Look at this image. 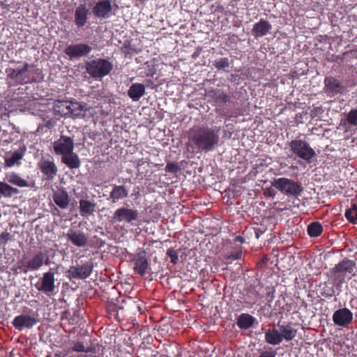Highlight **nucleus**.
Segmentation results:
<instances>
[{
	"label": "nucleus",
	"mask_w": 357,
	"mask_h": 357,
	"mask_svg": "<svg viewBox=\"0 0 357 357\" xmlns=\"http://www.w3.org/2000/svg\"><path fill=\"white\" fill-rule=\"evenodd\" d=\"M187 146L196 153L214 151L220 142L219 130L207 126H195L188 132Z\"/></svg>",
	"instance_id": "f257e3e1"
},
{
	"label": "nucleus",
	"mask_w": 357,
	"mask_h": 357,
	"mask_svg": "<svg viewBox=\"0 0 357 357\" xmlns=\"http://www.w3.org/2000/svg\"><path fill=\"white\" fill-rule=\"evenodd\" d=\"M288 146L292 154L308 164L312 163L316 158L315 151L305 140L301 139H293L288 142Z\"/></svg>",
	"instance_id": "f03ea898"
},
{
	"label": "nucleus",
	"mask_w": 357,
	"mask_h": 357,
	"mask_svg": "<svg viewBox=\"0 0 357 357\" xmlns=\"http://www.w3.org/2000/svg\"><path fill=\"white\" fill-rule=\"evenodd\" d=\"M113 64L105 59H96L86 63V70L93 78L98 79L109 75Z\"/></svg>",
	"instance_id": "7ed1b4c3"
},
{
	"label": "nucleus",
	"mask_w": 357,
	"mask_h": 357,
	"mask_svg": "<svg viewBox=\"0 0 357 357\" xmlns=\"http://www.w3.org/2000/svg\"><path fill=\"white\" fill-rule=\"evenodd\" d=\"M271 185L288 197H298L303 190L300 183L284 177L274 179Z\"/></svg>",
	"instance_id": "20e7f679"
},
{
	"label": "nucleus",
	"mask_w": 357,
	"mask_h": 357,
	"mask_svg": "<svg viewBox=\"0 0 357 357\" xmlns=\"http://www.w3.org/2000/svg\"><path fill=\"white\" fill-rule=\"evenodd\" d=\"M54 268H50L43 274V276L35 284L36 289L45 295L50 296L55 292L56 289Z\"/></svg>",
	"instance_id": "39448f33"
},
{
	"label": "nucleus",
	"mask_w": 357,
	"mask_h": 357,
	"mask_svg": "<svg viewBox=\"0 0 357 357\" xmlns=\"http://www.w3.org/2000/svg\"><path fill=\"white\" fill-rule=\"evenodd\" d=\"M324 84V93L330 98L345 94L348 91L347 87L340 80L333 76L326 77Z\"/></svg>",
	"instance_id": "423d86ee"
},
{
	"label": "nucleus",
	"mask_w": 357,
	"mask_h": 357,
	"mask_svg": "<svg viewBox=\"0 0 357 357\" xmlns=\"http://www.w3.org/2000/svg\"><path fill=\"white\" fill-rule=\"evenodd\" d=\"M355 268L356 263L354 261L344 259L331 269V273L337 278H344L346 277L351 278V277L355 274Z\"/></svg>",
	"instance_id": "0eeeda50"
},
{
	"label": "nucleus",
	"mask_w": 357,
	"mask_h": 357,
	"mask_svg": "<svg viewBox=\"0 0 357 357\" xmlns=\"http://www.w3.org/2000/svg\"><path fill=\"white\" fill-rule=\"evenodd\" d=\"M53 148L54 153L59 155L72 153L74 150L73 139L70 137L62 135L54 142Z\"/></svg>",
	"instance_id": "6e6552de"
},
{
	"label": "nucleus",
	"mask_w": 357,
	"mask_h": 357,
	"mask_svg": "<svg viewBox=\"0 0 357 357\" xmlns=\"http://www.w3.org/2000/svg\"><path fill=\"white\" fill-rule=\"evenodd\" d=\"M91 50V47L85 43L71 44L66 47L64 53L70 59H73L87 56Z\"/></svg>",
	"instance_id": "1a4fd4ad"
},
{
	"label": "nucleus",
	"mask_w": 357,
	"mask_h": 357,
	"mask_svg": "<svg viewBox=\"0 0 357 357\" xmlns=\"http://www.w3.org/2000/svg\"><path fill=\"white\" fill-rule=\"evenodd\" d=\"M139 213L137 210L121 207L116 209L112 216L113 222H126L131 223L138 218Z\"/></svg>",
	"instance_id": "9d476101"
},
{
	"label": "nucleus",
	"mask_w": 357,
	"mask_h": 357,
	"mask_svg": "<svg viewBox=\"0 0 357 357\" xmlns=\"http://www.w3.org/2000/svg\"><path fill=\"white\" fill-rule=\"evenodd\" d=\"M38 167L47 181H52L58 173V168L53 160L42 158L38 163Z\"/></svg>",
	"instance_id": "9b49d317"
},
{
	"label": "nucleus",
	"mask_w": 357,
	"mask_h": 357,
	"mask_svg": "<svg viewBox=\"0 0 357 357\" xmlns=\"http://www.w3.org/2000/svg\"><path fill=\"white\" fill-rule=\"evenodd\" d=\"M50 264V260L49 256L42 252H38L35 254L32 258H31L25 265L26 270L24 272L26 273L27 271H38L39 270L43 264L48 266Z\"/></svg>",
	"instance_id": "f8f14e48"
},
{
	"label": "nucleus",
	"mask_w": 357,
	"mask_h": 357,
	"mask_svg": "<svg viewBox=\"0 0 357 357\" xmlns=\"http://www.w3.org/2000/svg\"><path fill=\"white\" fill-rule=\"evenodd\" d=\"M352 312L347 308H340L335 311L333 314V321L334 324L340 327H347L353 321Z\"/></svg>",
	"instance_id": "ddd939ff"
},
{
	"label": "nucleus",
	"mask_w": 357,
	"mask_h": 357,
	"mask_svg": "<svg viewBox=\"0 0 357 357\" xmlns=\"http://www.w3.org/2000/svg\"><path fill=\"white\" fill-rule=\"evenodd\" d=\"M133 261L135 272L141 276L144 275L149 266L146 259V252L142 248H139Z\"/></svg>",
	"instance_id": "4468645a"
},
{
	"label": "nucleus",
	"mask_w": 357,
	"mask_h": 357,
	"mask_svg": "<svg viewBox=\"0 0 357 357\" xmlns=\"http://www.w3.org/2000/svg\"><path fill=\"white\" fill-rule=\"evenodd\" d=\"M93 269V264L91 262H86L82 266H71L68 273L69 277L75 279H85L88 278Z\"/></svg>",
	"instance_id": "2eb2a0df"
},
{
	"label": "nucleus",
	"mask_w": 357,
	"mask_h": 357,
	"mask_svg": "<svg viewBox=\"0 0 357 357\" xmlns=\"http://www.w3.org/2000/svg\"><path fill=\"white\" fill-rule=\"evenodd\" d=\"M38 322V319L35 316L29 314H20L14 318L13 326L19 331L24 328H31Z\"/></svg>",
	"instance_id": "dca6fc26"
},
{
	"label": "nucleus",
	"mask_w": 357,
	"mask_h": 357,
	"mask_svg": "<svg viewBox=\"0 0 357 357\" xmlns=\"http://www.w3.org/2000/svg\"><path fill=\"white\" fill-rule=\"evenodd\" d=\"M66 237L68 241L78 248L85 247L88 243V237L80 230L70 229L66 234Z\"/></svg>",
	"instance_id": "f3484780"
},
{
	"label": "nucleus",
	"mask_w": 357,
	"mask_h": 357,
	"mask_svg": "<svg viewBox=\"0 0 357 357\" xmlns=\"http://www.w3.org/2000/svg\"><path fill=\"white\" fill-rule=\"evenodd\" d=\"M209 101H212L216 104H225L230 102L231 96L220 89H212L208 90L206 93Z\"/></svg>",
	"instance_id": "a211bd4d"
},
{
	"label": "nucleus",
	"mask_w": 357,
	"mask_h": 357,
	"mask_svg": "<svg viewBox=\"0 0 357 357\" xmlns=\"http://www.w3.org/2000/svg\"><path fill=\"white\" fill-rule=\"evenodd\" d=\"M112 10L110 0H101L92 8L93 14L98 18H108Z\"/></svg>",
	"instance_id": "6ab92c4d"
},
{
	"label": "nucleus",
	"mask_w": 357,
	"mask_h": 357,
	"mask_svg": "<svg viewBox=\"0 0 357 357\" xmlns=\"http://www.w3.org/2000/svg\"><path fill=\"white\" fill-rule=\"evenodd\" d=\"M29 65L27 63H25L24 66L22 68L15 69V68H8L6 70V73L8 74V77L11 79L17 80L18 83L20 84H26L31 81L29 77H26L24 76V73L28 71Z\"/></svg>",
	"instance_id": "aec40b11"
},
{
	"label": "nucleus",
	"mask_w": 357,
	"mask_h": 357,
	"mask_svg": "<svg viewBox=\"0 0 357 357\" xmlns=\"http://www.w3.org/2000/svg\"><path fill=\"white\" fill-rule=\"evenodd\" d=\"M271 29L272 25L269 22L264 19H260L258 22L254 24L251 32L255 38H258L267 35Z\"/></svg>",
	"instance_id": "412c9836"
},
{
	"label": "nucleus",
	"mask_w": 357,
	"mask_h": 357,
	"mask_svg": "<svg viewBox=\"0 0 357 357\" xmlns=\"http://www.w3.org/2000/svg\"><path fill=\"white\" fill-rule=\"evenodd\" d=\"M278 326L282 340L291 341L296 337L297 330L293 327L292 323L289 322L280 324L279 321Z\"/></svg>",
	"instance_id": "4be33fe9"
},
{
	"label": "nucleus",
	"mask_w": 357,
	"mask_h": 357,
	"mask_svg": "<svg viewBox=\"0 0 357 357\" xmlns=\"http://www.w3.org/2000/svg\"><path fill=\"white\" fill-rule=\"evenodd\" d=\"M6 179L8 183L20 188H32L34 183H30L27 180L23 178L18 173L12 172L6 174Z\"/></svg>",
	"instance_id": "5701e85b"
},
{
	"label": "nucleus",
	"mask_w": 357,
	"mask_h": 357,
	"mask_svg": "<svg viewBox=\"0 0 357 357\" xmlns=\"http://www.w3.org/2000/svg\"><path fill=\"white\" fill-rule=\"evenodd\" d=\"M26 151V148L24 145L20 146V149L14 151L10 157L5 158V166L12 167L15 165H19L20 160L23 158Z\"/></svg>",
	"instance_id": "b1692460"
},
{
	"label": "nucleus",
	"mask_w": 357,
	"mask_h": 357,
	"mask_svg": "<svg viewBox=\"0 0 357 357\" xmlns=\"http://www.w3.org/2000/svg\"><path fill=\"white\" fill-rule=\"evenodd\" d=\"M52 198L54 203L61 209L68 208L70 202L68 192L64 190H58L54 192Z\"/></svg>",
	"instance_id": "393cba45"
},
{
	"label": "nucleus",
	"mask_w": 357,
	"mask_h": 357,
	"mask_svg": "<svg viewBox=\"0 0 357 357\" xmlns=\"http://www.w3.org/2000/svg\"><path fill=\"white\" fill-rule=\"evenodd\" d=\"M89 10L84 5H79L75 12V22L77 27H83L88 20Z\"/></svg>",
	"instance_id": "a878e982"
},
{
	"label": "nucleus",
	"mask_w": 357,
	"mask_h": 357,
	"mask_svg": "<svg viewBox=\"0 0 357 357\" xmlns=\"http://www.w3.org/2000/svg\"><path fill=\"white\" fill-rule=\"evenodd\" d=\"M79 204V213L82 217H89L93 215L96 211V204L87 199H80Z\"/></svg>",
	"instance_id": "bb28decb"
},
{
	"label": "nucleus",
	"mask_w": 357,
	"mask_h": 357,
	"mask_svg": "<svg viewBox=\"0 0 357 357\" xmlns=\"http://www.w3.org/2000/svg\"><path fill=\"white\" fill-rule=\"evenodd\" d=\"M128 196V190L123 185H114L112 191L109 193V199L113 203L117 202L120 199H123Z\"/></svg>",
	"instance_id": "cd10ccee"
},
{
	"label": "nucleus",
	"mask_w": 357,
	"mask_h": 357,
	"mask_svg": "<svg viewBox=\"0 0 357 357\" xmlns=\"http://www.w3.org/2000/svg\"><path fill=\"white\" fill-rule=\"evenodd\" d=\"M256 321V318L248 313H242L236 318V325L240 329L247 330L251 328Z\"/></svg>",
	"instance_id": "c85d7f7f"
},
{
	"label": "nucleus",
	"mask_w": 357,
	"mask_h": 357,
	"mask_svg": "<svg viewBox=\"0 0 357 357\" xmlns=\"http://www.w3.org/2000/svg\"><path fill=\"white\" fill-rule=\"evenodd\" d=\"M145 93V86L143 84H132L128 91V95L133 101H138Z\"/></svg>",
	"instance_id": "c756f323"
},
{
	"label": "nucleus",
	"mask_w": 357,
	"mask_h": 357,
	"mask_svg": "<svg viewBox=\"0 0 357 357\" xmlns=\"http://www.w3.org/2000/svg\"><path fill=\"white\" fill-rule=\"evenodd\" d=\"M61 162L70 169H77L80 167V159L77 154L73 153L63 155L61 157Z\"/></svg>",
	"instance_id": "7c9ffc66"
},
{
	"label": "nucleus",
	"mask_w": 357,
	"mask_h": 357,
	"mask_svg": "<svg viewBox=\"0 0 357 357\" xmlns=\"http://www.w3.org/2000/svg\"><path fill=\"white\" fill-rule=\"evenodd\" d=\"M20 193V190L18 188L9 185L8 183L0 181V197L11 198Z\"/></svg>",
	"instance_id": "2f4dec72"
},
{
	"label": "nucleus",
	"mask_w": 357,
	"mask_h": 357,
	"mask_svg": "<svg viewBox=\"0 0 357 357\" xmlns=\"http://www.w3.org/2000/svg\"><path fill=\"white\" fill-rule=\"evenodd\" d=\"M87 111L86 105H82L78 102H70V112L68 116L81 118L85 116Z\"/></svg>",
	"instance_id": "473e14b6"
},
{
	"label": "nucleus",
	"mask_w": 357,
	"mask_h": 357,
	"mask_svg": "<svg viewBox=\"0 0 357 357\" xmlns=\"http://www.w3.org/2000/svg\"><path fill=\"white\" fill-rule=\"evenodd\" d=\"M265 341L271 345H278L282 342L278 330L268 329L265 333Z\"/></svg>",
	"instance_id": "72a5a7b5"
},
{
	"label": "nucleus",
	"mask_w": 357,
	"mask_h": 357,
	"mask_svg": "<svg viewBox=\"0 0 357 357\" xmlns=\"http://www.w3.org/2000/svg\"><path fill=\"white\" fill-rule=\"evenodd\" d=\"M70 102L65 100H57L54 105L55 113L61 116H69Z\"/></svg>",
	"instance_id": "f704fd0d"
},
{
	"label": "nucleus",
	"mask_w": 357,
	"mask_h": 357,
	"mask_svg": "<svg viewBox=\"0 0 357 357\" xmlns=\"http://www.w3.org/2000/svg\"><path fill=\"white\" fill-rule=\"evenodd\" d=\"M307 231L310 237H318L323 231V227L319 222H313L307 226Z\"/></svg>",
	"instance_id": "c9c22d12"
},
{
	"label": "nucleus",
	"mask_w": 357,
	"mask_h": 357,
	"mask_svg": "<svg viewBox=\"0 0 357 357\" xmlns=\"http://www.w3.org/2000/svg\"><path fill=\"white\" fill-rule=\"evenodd\" d=\"M258 298L259 293L257 291L250 287L247 289L246 294L243 298V302L248 305H253L257 301Z\"/></svg>",
	"instance_id": "e433bc0d"
},
{
	"label": "nucleus",
	"mask_w": 357,
	"mask_h": 357,
	"mask_svg": "<svg viewBox=\"0 0 357 357\" xmlns=\"http://www.w3.org/2000/svg\"><path fill=\"white\" fill-rule=\"evenodd\" d=\"M213 66L218 70H224L225 72H229V68L230 66L229 60L227 57H223L218 60H215L213 63Z\"/></svg>",
	"instance_id": "4c0bfd02"
},
{
	"label": "nucleus",
	"mask_w": 357,
	"mask_h": 357,
	"mask_svg": "<svg viewBox=\"0 0 357 357\" xmlns=\"http://www.w3.org/2000/svg\"><path fill=\"white\" fill-rule=\"evenodd\" d=\"M347 220L353 224H357V205L353 204L351 207L345 212Z\"/></svg>",
	"instance_id": "58836bf2"
},
{
	"label": "nucleus",
	"mask_w": 357,
	"mask_h": 357,
	"mask_svg": "<svg viewBox=\"0 0 357 357\" xmlns=\"http://www.w3.org/2000/svg\"><path fill=\"white\" fill-rule=\"evenodd\" d=\"M96 346H90L88 347H85L83 342H73V345L72 347V350L73 351L77 352H85V353H91Z\"/></svg>",
	"instance_id": "ea45409f"
},
{
	"label": "nucleus",
	"mask_w": 357,
	"mask_h": 357,
	"mask_svg": "<svg viewBox=\"0 0 357 357\" xmlns=\"http://www.w3.org/2000/svg\"><path fill=\"white\" fill-rule=\"evenodd\" d=\"M347 123L353 126H357V109H352L347 114Z\"/></svg>",
	"instance_id": "a19ab883"
},
{
	"label": "nucleus",
	"mask_w": 357,
	"mask_h": 357,
	"mask_svg": "<svg viewBox=\"0 0 357 357\" xmlns=\"http://www.w3.org/2000/svg\"><path fill=\"white\" fill-rule=\"evenodd\" d=\"M167 256L169 257L170 261L173 264H176L178 262V252L173 248H170L167 250Z\"/></svg>",
	"instance_id": "79ce46f5"
},
{
	"label": "nucleus",
	"mask_w": 357,
	"mask_h": 357,
	"mask_svg": "<svg viewBox=\"0 0 357 357\" xmlns=\"http://www.w3.org/2000/svg\"><path fill=\"white\" fill-rule=\"evenodd\" d=\"M91 353H93V357H108L105 355V348L101 345L96 346Z\"/></svg>",
	"instance_id": "37998d69"
},
{
	"label": "nucleus",
	"mask_w": 357,
	"mask_h": 357,
	"mask_svg": "<svg viewBox=\"0 0 357 357\" xmlns=\"http://www.w3.org/2000/svg\"><path fill=\"white\" fill-rule=\"evenodd\" d=\"M276 354V351L273 348L268 347L260 352L259 357H275Z\"/></svg>",
	"instance_id": "c03bdc74"
},
{
	"label": "nucleus",
	"mask_w": 357,
	"mask_h": 357,
	"mask_svg": "<svg viewBox=\"0 0 357 357\" xmlns=\"http://www.w3.org/2000/svg\"><path fill=\"white\" fill-rule=\"evenodd\" d=\"M179 170L178 166L174 162H168L165 167V171L169 173L175 174Z\"/></svg>",
	"instance_id": "a18cd8bd"
},
{
	"label": "nucleus",
	"mask_w": 357,
	"mask_h": 357,
	"mask_svg": "<svg viewBox=\"0 0 357 357\" xmlns=\"http://www.w3.org/2000/svg\"><path fill=\"white\" fill-rule=\"evenodd\" d=\"M10 238L11 236L10 233H8L7 231L1 232V234H0V244H6L8 241L10 240Z\"/></svg>",
	"instance_id": "49530a36"
},
{
	"label": "nucleus",
	"mask_w": 357,
	"mask_h": 357,
	"mask_svg": "<svg viewBox=\"0 0 357 357\" xmlns=\"http://www.w3.org/2000/svg\"><path fill=\"white\" fill-rule=\"evenodd\" d=\"M242 256V251L241 250H236L234 252H231L230 255L227 257V259H232V260H236L241 259Z\"/></svg>",
	"instance_id": "de8ad7c7"
},
{
	"label": "nucleus",
	"mask_w": 357,
	"mask_h": 357,
	"mask_svg": "<svg viewBox=\"0 0 357 357\" xmlns=\"http://www.w3.org/2000/svg\"><path fill=\"white\" fill-rule=\"evenodd\" d=\"M322 296L326 297H332L335 295V290L333 288L330 289H324V291L321 293Z\"/></svg>",
	"instance_id": "09e8293b"
},
{
	"label": "nucleus",
	"mask_w": 357,
	"mask_h": 357,
	"mask_svg": "<svg viewBox=\"0 0 357 357\" xmlns=\"http://www.w3.org/2000/svg\"><path fill=\"white\" fill-rule=\"evenodd\" d=\"M266 231V229L262 227H257L255 229V234L256 238H259Z\"/></svg>",
	"instance_id": "8fccbe9b"
},
{
	"label": "nucleus",
	"mask_w": 357,
	"mask_h": 357,
	"mask_svg": "<svg viewBox=\"0 0 357 357\" xmlns=\"http://www.w3.org/2000/svg\"><path fill=\"white\" fill-rule=\"evenodd\" d=\"M224 11H225V8L223 6H221V5L216 6L213 10L214 13H224Z\"/></svg>",
	"instance_id": "3c124183"
},
{
	"label": "nucleus",
	"mask_w": 357,
	"mask_h": 357,
	"mask_svg": "<svg viewBox=\"0 0 357 357\" xmlns=\"http://www.w3.org/2000/svg\"><path fill=\"white\" fill-rule=\"evenodd\" d=\"M235 242H239L241 243H245V238L241 236H237L234 238Z\"/></svg>",
	"instance_id": "603ef678"
},
{
	"label": "nucleus",
	"mask_w": 357,
	"mask_h": 357,
	"mask_svg": "<svg viewBox=\"0 0 357 357\" xmlns=\"http://www.w3.org/2000/svg\"><path fill=\"white\" fill-rule=\"evenodd\" d=\"M53 126L54 123L51 120H49L45 123V127L48 128L49 129L52 128Z\"/></svg>",
	"instance_id": "864d4df0"
},
{
	"label": "nucleus",
	"mask_w": 357,
	"mask_h": 357,
	"mask_svg": "<svg viewBox=\"0 0 357 357\" xmlns=\"http://www.w3.org/2000/svg\"><path fill=\"white\" fill-rule=\"evenodd\" d=\"M77 357H93V353H86L85 354H81Z\"/></svg>",
	"instance_id": "5fc2aeb1"
},
{
	"label": "nucleus",
	"mask_w": 357,
	"mask_h": 357,
	"mask_svg": "<svg viewBox=\"0 0 357 357\" xmlns=\"http://www.w3.org/2000/svg\"><path fill=\"white\" fill-rule=\"evenodd\" d=\"M155 74V70H149V72L146 73V77H153Z\"/></svg>",
	"instance_id": "6e6d98bb"
},
{
	"label": "nucleus",
	"mask_w": 357,
	"mask_h": 357,
	"mask_svg": "<svg viewBox=\"0 0 357 357\" xmlns=\"http://www.w3.org/2000/svg\"><path fill=\"white\" fill-rule=\"evenodd\" d=\"M267 192L270 196H272V197L275 196V192H274V190L273 189H271V188L268 189Z\"/></svg>",
	"instance_id": "4d7b16f0"
},
{
	"label": "nucleus",
	"mask_w": 357,
	"mask_h": 357,
	"mask_svg": "<svg viewBox=\"0 0 357 357\" xmlns=\"http://www.w3.org/2000/svg\"><path fill=\"white\" fill-rule=\"evenodd\" d=\"M52 214L55 215H59V210L57 208L54 207V210L52 211Z\"/></svg>",
	"instance_id": "13d9d810"
},
{
	"label": "nucleus",
	"mask_w": 357,
	"mask_h": 357,
	"mask_svg": "<svg viewBox=\"0 0 357 357\" xmlns=\"http://www.w3.org/2000/svg\"><path fill=\"white\" fill-rule=\"evenodd\" d=\"M105 244V242L100 240V246H102Z\"/></svg>",
	"instance_id": "bf43d9fd"
},
{
	"label": "nucleus",
	"mask_w": 357,
	"mask_h": 357,
	"mask_svg": "<svg viewBox=\"0 0 357 357\" xmlns=\"http://www.w3.org/2000/svg\"><path fill=\"white\" fill-rule=\"evenodd\" d=\"M231 117H232V116H231V115L227 116V118H228V119H231Z\"/></svg>",
	"instance_id": "052dcab7"
}]
</instances>
